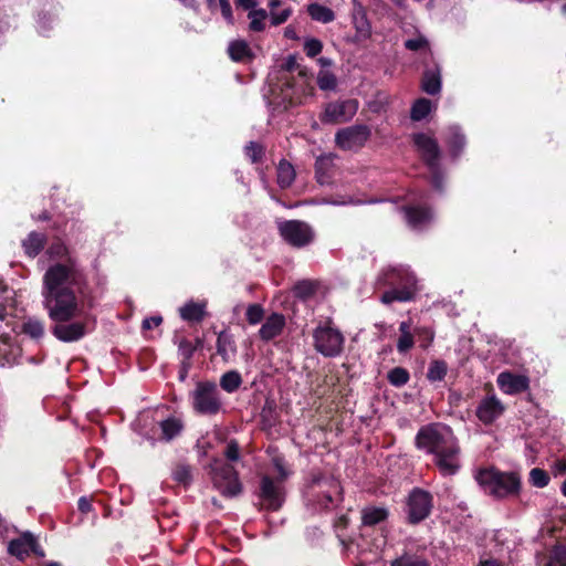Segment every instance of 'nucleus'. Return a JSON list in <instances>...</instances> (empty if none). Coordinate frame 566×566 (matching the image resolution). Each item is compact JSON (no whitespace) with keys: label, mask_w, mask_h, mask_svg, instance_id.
Wrapping results in <instances>:
<instances>
[{"label":"nucleus","mask_w":566,"mask_h":566,"mask_svg":"<svg viewBox=\"0 0 566 566\" xmlns=\"http://www.w3.org/2000/svg\"><path fill=\"white\" fill-rule=\"evenodd\" d=\"M238 6L242 7L247 10H255V2L254 0H238Z\"/></svg>","instance_id":"nucleus-54"},{"label":"nucleus","mask_w":566,"mask_h":566,"mask_svg":"<svg viewBox=\"0 0 566 566\" xmlns=\"http://www.w3.org/2000/svg\"><path fill=\"white\" fill-rule=\"evenodd\" d=\"M242 382L241 376L237 371H228L220 379V386L228 392L235 391Z\"/></svg>","instance_id":"nucleus-32"},{"label":"nucleus","mask_w":566,"mask_h":566,"mask_svg":"<svg viewBox=\"0 0 566 566\" xmlns=\"http://www.w3.org/2000/svg\"><path fill=\"white\" fill-rule=\"evenodd\" d=\"M274 471L265 474L261 480L260 497L262 505L268 510H279L283 503L284 494L282 482L289 475L281 458L273 459Z\"/></svg>","instance_id":"nucleus-4"},{"label":"nucleus","mask_w":566,"mask_h":566,"mask_svg":"<svg viewBox=\"0 0 566 566\" xmlns=\"http://www.w3.org/2000/svg\"><path fill=\"white\" fill-rule=\"evenodd\" d=\"M478 566H501L496 560L494 559H485L480 562Z\"/></svg>","instance_id":"nucleus-58"},{"label":"nucleus","mask_w":566,"mask_h":566,"mask_svg":"<svg viewBox=\"0 0 566 566\" xmlns=\"http://www.w3.org/2000/svg\"><path fill=\"white\" fill-rule=\"evenodd\" d=\"M182 428V422L177 418H168L161 421V439L170 441L181 432Z\"/></svg>","instance_id":"nucleus-26"},{"label":"nucleus","mask_w":566,"mask_h":566,"mask_svg":"<svg viewBox=\"0 0 566 566\" xmlns=\"http://www.w3.org/2000/svg\"><path fill=\"white\" fill-rule=\"evenodd\" d=\"M174 479L181 483L187 485L191 481V470L189 467L180 465L176 468L174 471Z\"/></svg>","instance_id":"nucleus-45"},{"label":"nucleus","mask_w":566,"mask_h":566,"mask_svg":"<svg viewBox=\"0 0 566 566\" xmlns=\"http://www.w3.org/2000/svg\"><path fill=\"white\" fill-rule=\"evenodd\" d=\"M432 109V104L427 98H419L415 102L411 108V118L413 120L423 119Z\"/></svg>","instance_id":"nucleus-31"},{"label":"nucleus","mask_w":566,"mask_h":566,"mask_svg":"<svg viewBox=\"0 0 566 566\" xmlns=\"http://www.w3.org/2000/svg\"><path fill=\"white\" fill-rule=\"evenodd\" d=\"M226 457L231 461H237L239 459V447L235 442L231 441L227 446Z\"/></svg>","instance_id":"nucleus-51"},{"label":"nucleus","mask_w":566,"mask_h":566,"mask_svg":"<svg viewBox=\"0 0 566 566\" xmlns=\"http://www.w3.org/2000/svg\"><path fill=\"white\" fill-rule=\"evenodd\" d=\"M83 276L74 261L66 258L48 268L42 280V304L55 323L52 334L61 342L81 339L87 333V317H83Z\"/></svg>","instance_id":"nucleus-1"},{"label":"nucleus","mask_w":566,"mask_h":566,"mask_svg":"<svg viewBox=\"0 0 566 566\" xmlns=\"http://www.w3.org/2000/svg\"><path fill=\"white\" fill-rule=\"evenodd\" d=\"M432 502L428 492L422 490H413L408 500V515L412 523H417L426 518L431 510Z\"/></svg>","instance_id":"nucleus-11"},{"label":"nucleus","mask_w":566,"mask_h":566,"mask_svg":"<svg viewBox=\"0 0 566 566\" xmlns=\"http://www.w3.org/2000/svg\"><path fill=\"white\" fill-rule=\"evenodd\" d=\"M206 303L203 302H188L179 308L182 319L188 322H200L205 316Z\"/></svg>","instance_id":"nucleus-20"},{"label":"nucleus","mask_w":566,"mask_h":566,"mask_svg":"<svg viewBox=\"0 0 566 566\" xmlns=\"http://www.w3.org/2000/svg\"><path fill=\"white\" fill-rule=\"evenodd\" d=\"M552 470H553V473L555 475H564V474H566V461L565 460H557V461H555Z\"/></svg>","instance_id":"nucleus-53"},{"label":"nucleus","mask_w":566,"mask_h":566,"mask_svg":"<svg viewBox=\"0 0 566 566\" xmlns=\"http://www.w3.org/2000/svg\"><path fill=\"white\" fill-rule=\"evenodd\" d=\"M209 7H213L216 4V0H207Z\"/></svg>","instance_id":"nucleus-61"},{"label":"nucleus","mask_w":566,"mask_h":566,"mask_svg":"<svg viewBox=\"0 0 566 566\" xmlns=\"http://www.w3.org/2000/svg\"><path fill=\"white\" fill-rule=\"evenodd\" d=\"M317 62L323 69L329 67L332 65V60L328 57H319Z\"/></svg>","instance_id":"nucleus-57"},{"label":"nucleus","mask_w":566,"mask_h":566,"mask_svg":"<svg viewBox=\"0 0 566 566\" xmlns=\"http://www.w3.org/2000/svg\"><path fill=\"white\" fill-rule=\"evenodd\" d=\"M9 553L20 559L27 557L30 553L43 556V552L39 549L36 539L30 533L21 535L9 544Z\"/></svg>","instance_id":"nucleus-15"},{"label":"nucleus","mask_w":566,"mask_h":566,"mask_svg":"<svg viewBox=\"0 0 566 566\" xmlns=\"http://www.w3.org/2000/svg\"><path fill=\"white\" fill-rule=\"evenodd\" d=\"M190 399L193 410L199 415H216L222 407L219 390L213 382L197 384Z\"/></svg>","instance_id":"nucleus-6"},{"label":"nucleus","mask_w":566,"mask_h":566,"mask_svg":"<svg viewBox=\"0 0 566 566\" xmlns=\"http://www.w3.org/2000/svg\"><path fill=\"white\" fill-rule=\"evenodd\" d=\"M369 135L370 132L367 126H352L336 134V143L343 149H353L363 146Z\"/></svg>","instance_id":"nucleus-12"},{"label":"nucleus","mask_w":566,"mask_h":566,"mask_svg":"<svg viewBox=\"0 0 566 566\" xmlns=\"http://www.w3.org/2000/svg\"><path fill=\"white\" fill-rule=\"evenodd\" d=\"M211 479L213 486L228 497L237 496L242 491L238 473L230 464L216 460L211 465Z\"/></svg>","instance_id":"nucleus-7"},{"label":"nucleus","mask_w":566,"mask_h":566,"mask_svg":"<svg viewBox=\"0 0 566 566\" xmlns=\"http://www.w3.org/2000/svg\"><path fill=\"white\" fill-rule=\"evenodd\" d=\"M422 90L430 95H436L441 91V75L439 70L426 71L421 82Z\"/></svg>","instance_id":"nucleus-23"},{"label":"nucleus","mask_w":566,"mask_h":566,"mask_svg":"<svg viewBox=\"0 0 566 566\" xmlns=\"http://www.w3.org/2000/svg\"><path fill=\"white\" fill-rule=\"evenodd\" d=\"M67 253H69L67 248L65 247L64 243H62L60 241L52 243L48 250V254L51 258L63 259V258L67 256Z\"/></svg>","instance_id":"nucleus-46"},{"label":"nucleus","mask_w":566,"mask_h":566,"mask_svg":"<svg viewBox=\"0 0 566 566\" xmlns=\"http://www.w3.org/2000/svg\"><path fill=\"white\" fill-rule=\"evenodd\" d=\"M284 36L287 39L296 40L297 35L295 29L291 25L286 27L284 30Z\"/></svg>","instance_id":"nucleus-56"},{"label":"nucleus","mask_w":566,"mask_h":566,"mask_svg":"<svg viewBox=\"0 0 566 566\" xmlns=\"http://www.w3.org/2000/svg\"><path fill=\"white\" fill-rule=\"evenodd\" d=\"M356 39L358 41L367 40L371 35V28L367 20L361 19L356 22Z\"/></svg>","instance_id":"nucleus-44"},{"label":"nucleus","mask_w":566,"mask_h":566,"mask_svg":"<svg viewBox=\"0 0 566 566\" xmlns=\"http://www.w3.org/2000/svg\"><path fill=\"white\" fill-rule=\"evenodd\" d=\"M405 46L410 51L429 50V42L423 35H417L413 39L407 40Z\"/></svg>","instance_id":"nucleus-42"},{"label":"nucleus","mask_w":566,"mask_h":566,"mask_svg":"<svg viewBox=\"0 0 566 566\" xmlns=\"http://www.w3.org/2000/svg\"><path fill=\"white\" fill-rule=\"evenodd\" d=\"M449 145H450L452 151L454 153V155H457L459 153V150L463 147L464 138L461 135L458 127L450 128Z\"/></svg>","instance_id":"nucleus-39"},{"label":"nucleus","mask_w":566,"mask_h":566,"mask_svg":"<svg viewBox=\"0 0 566 566\" xmlns=\"http://www.w3.org/2000/svg\"><path fill=\"white\" fill-rule=\"evenodd\" d=\"M337 84L336 76L327 71L322 70L317 74V85L323 91H333Z\"/></svg>","instance_id":"nucleus-34"},{"label":"nucleus","mask_w":566,"mask_h":566,"mask_svg":"<svg viewBox=\"0 0 566 566\" xmlns=\"http://www.w3.org/2000/svg\"><path fill=\"white\" fill-rule=\"evenodd\" d=\"M220 7H221V13L223 18L229 22L233 23V15L231 6L228 0H219Z\"/></svg>","instance_id":"nucleus-50"},{"label":"nucleus","mask_w":566,"mask_h":566,"mask_svg":"<svg viewBox=\"0 0 566 566\" xmlns=\"http://www.w3.org/2000/svg\"><path fill=\"white\" fill-rule=\"evenodd\" d=\"M504 410L501 401L494 396L489 397L480 403L476 415L484 423H490L502 415Z\"/></svg>","instance_id":"nucleus-16"},{"label":"nucleus","mask_w":566,"mask_h":566,"mask_svg":"<svg viewBox=\"0 0 566 566\" xmlns=\"http://www.w3.org/2000/svg\"><path fill=\"white\" fill-rule=\"evenodd\" d=\"M45 238L43 234L31 232L28 238L23 241V248L29 256H35L43 249Z\"/></svg>","instance_id":"nucleus-25"},{"label":"nucleus","mask_w":566,"mask_h":566,"mask_svg":"<svg viewBox=\"0 0 566 566\" xmlns=\"http://www.w3.org/2000/svg\"><path fill=\"white\" fill-rule=\"evenodd\" d=\"M279 231L285 242L296 248L312 243L315 238L312 227L300 220L279 222Z\"/></svg>","instance_id":"nucleus-8"},{"label":"nucleus","mask_w":566,"mask_h":566,"mask_svg":"<svg viewBox=\"0 0 566 566\" xmlns=\"http://www.w3.org/2000/svg\"><path fill=\"white\" fill-rule=\"evenodd\" d=\"M228 53L234 62H248L253 57V52L244 40L231 41L228 45Z\"/></svg>","instance_id":"nucleus-19"},{"label":"nucleus","mask_w":566,"mask_h":566,"mask_svg":"<svg viewBox=\"0 0 566 566\" xmlns=\"http://www.w3.org/2000/svg\"><path fill=\"white\" fill-rule=\"evenodd\" d=\"M21 355V348L7 334L0 335V364H14Z\"/></svg>","instance_id":"nucleus-18"},{"label":"nucleus","mask_w":566,"mask_h":566,"mask_svg":"<svg viewBox=\"0 0 566 566\" xmlns=\"http://www.w3.org/2000/svg\"><path fill=\"white\" fill-rule=\"evenodd\" d=\"M388 516V511L385 507L368 506L361 512V520L365 525H376L385 521Z\"/></svg>","instance_id":"nucleus-24"},{"label":"nucleus","mask_w":566,"mask_h":566,"mask_svg":"<svg viewBox=\"0 0 566 566\" xmlns=\"http://www.w3.org/2000/svg\"><path fill=\"white\" fill-rule=\"evenodd\" d=\"M546 566H566V548L562 546L555 547Z\"/></svg>","instance_id":"nucleus-37"},{"label":"nucleus","mask_w":566,"mask_h":566,"mask_svg":"<svg viewBox=\"0 0 566 566\" xmlns=\"http://www.w3.org/2000/svg\"><path fill=\"white\" fill-rule=\"evenodd\" d=\"M416 446L433 454V461L443 475H453L460 469V447L448 426L442 423L423 426L417 433Z\"/></svg>","instance_id":"nucleus-2"},{"label":"nucleus","mask_w":566,"mask_h":566,"mask_svg":"<svg viewBox=\"0 0 566 566\" xmlns=\"http://www.w3.org/2000/svg\"><path fill=\"white\" fill-rule=\"evenodd\" d=\"M475 479L488 494L496 499L516 495L521 489V479L513 472L482 469L476 473Z\"/></svg>","instance_id":"nucleus-3"},{"label":"nucleus","mask_w":566,"mask_h":566,"mask_svg":"<svg viewBox=\"0 0 566 566\" xmlns=\"http://www.w3.org/2000/svg\"><path fill=\"white\" fill-rule=\"evenodd\" d=\"M295 178L293 166L287 161H281L277 167V182L282 188L289 187Z\"/></svg>","instance_id":"nucleus-30"},{"label":"nucleus","mask_w":566,"mask_h":566,"mask_svg":"<svg viewBox=\"0 0 566 566\" xmlns=\"http://www.w3.org/2000/svg\"><path fill=\"white\" fill-rule=\"evenodd\" d=\"M268 13L264 9L250 10L248 13L249 30L252 32H261L265 29Z\"/></svg>","instance_id":"nucleus-29"},{"label":"nucleus","mask_w":566,"mask_h":566,"mask_svg":"<svg viewBox=\"0 0 566 566\" xmlns=\"http://www.w3.org/2000/svg\"><path fill=\"white\" fill-rule=\"evenodd\" d=\"M413 143L417 150L421 154L427 164L434 168L436 163L439 158V147L437 140L424 133L413 135Z\"/></svg>","instance_id":"nucleus-14"},{"label":"nucleus","mask_w":566,"mask_h":566,"mask_svg":"<svg viewBox=\"0 0 566 566\" xmlns=\"http://www.w3.org/2000/svg\"><path fill=\"white\" fill-rule=\"evenodd\" d=\"M264 311L259 304H250L247 308V319L251 325L260 323L263 318Z\"/></svg>","instance_id":"nucleus-40"},{"label":"nucleus","mask_w":566,"mask_h":566,"mask_svg":"<svg viewBox=\"0 0 566 566\" xmlns=\"http://www.w3.org/2000/svg\"><path fill=\"white\" fill-rule=\"evenodd\" d=\"M78 509L82 512H88L91 510V503L86 497H81L78 500Z\"/></svg>","instance_id":"nucleus-55"},{"label":"nucleus","mask_w":566,"mask_h":566,"mask_svg":"<svg viewBox=\"0 0 566 566\" xmlns=\"http://www.w3.org/2000/svg\"><path fill=\"white\" fill-rule=\"evenodd\" d=\"M48 566H59V564H56V563H51V564H49Z\"/></svg>","instance_id":"nucleus-64"},{"label":"nucleus","mask_w":566,"mask_h":566,"mask_svg":"<svg viewBox=\"0 0 566 566\" xmlns=\"http://www.w3.org/2000/svg\"><path fill=\"white\" fill-rule=\"evenodd\" d=\"M307 12L313 20L322 23H328L335 19V14L329 8L318 3L310 4Z\"/></svg>","instance_id":"nucleus-28"},{"label":"nucleus","mask_w":566,"mask_h":566,"mask_svg":"<svg viewBox=\"0 0 566 566\" xmlns=\"http://www.w3.org/2000/svg\"><path fill=\"white\" fill-rule=\"evenodd\" d=\"M262 154V149L259 145L254 144V143H250L247 147H245V155L253 161L255 163L260 156Z\"/></svg>","instance_id":"nucleus-48"},{"label":"nucleus","mask_w":566,"mask_h":566,"mask_svg":"<svg viewBox=\"0 0 566 566\" xmlns=\"http://www.w3.org/2000/svg\"><path fill=\"white\" fill-rule=\"evenodd\" d=\"M549 478L547 473L538 468L532 469L530 472V482L536 488H544L548 484Z\"/></svg>","instance_id":"nucleus-36"},{"label":"nucleus","mask_w":566,"mask_h":566,"mask_svg":"<svg viewBox=\"0 0 566 566\" xmlns=\"http://www.w3.org/2000/svg\"><path fill=\"white\" fill-rule=\"evenodd\" d=\"M303 287H306V289L308 287L310 289V284H305L304 283V284H301V285L297 286V289H300V290L303 289Z\"/></svg>","instance_id":"nucleus-62"},{"label":"nucleus","mask_w":566,"mask_h":566,"mask_svg":"<svg viewBox=\"0 0 566 566\" xmlns=\"http://www.w3.org/2000/svg\"><path fill=\"white\" fill-rule=\"evenodd\" d=\"M284 326L285 317L282 314L274 313L262 324L259 335L263 340H271L282 333Z\"/></svg>","instance_id":"nucleus-17"},{"label":"nucleus","mask_w":566,"mask_h":566,"mask_svg":"<svg viewBox=\"0 0 566 566\" xmlns=\"http://www.w3.org/2000/svg\"><path fill=\"white\" fill-rule=\"evenodd\" d=\"M563 493H564V495H566V481L563 484Z\"/></svg>","instance_id":"nucleus-63"},{"label":"nucleus","mask_w":566,"mask_h":566,"mask_svg":"<svg viewBox=\"0 0 566 566\" xmlns=\"http://www.w3.org/2000/svg\"><path fill=\"white\" fill-rule=\"evenodd\" d=\"M417 334L421 339V346L427 348L433 340L434 333L428 327H421L417 329Z\"/></svg>","instance_id":"nucleus-47"},{"label":"nucleus","mask_w":566,"mask_h":566,"mask_svg":"<svg viewBox=\"0 0 566 566\" xmlns=\"http://www.w3.org/2000/svg\"><path fill=\"white\" fill-rule=\"evenodd\" d=\"M280 6H281L280 0H270V2H269V7L271 10H277Z\"/></svg>","instance_id":"nucleus-59"},{"label":"nucleus","mask_w":566,"mask_h":566,"mask_svg":"<svg viewBox=\"0 0 566 566\" xmlns=\"http://www.w3.org/2000/svg\"><path fill=\"white\" fill-rule=\"evenodd\" d=\"M22 331L31 338L40 339L44 336L45 326L43 321L36 317H29L24 321Z\"/></svg>","instance_id":"nucleus-27"},{"label":"nucleus","mask_w":566,"mask_h":566,"mask_svg":"<svg viewBox=\"0 0 566 566\" xmlns=\"http://www.w3.org/2000/svg\"><path fill=\"white\" fill-rule=\"evenodd\" d=\"M388 380L394 386H403L409 380V373L401 367H396L388 373Z\"/></svg>","instance_id":"nucleus-35"},{"label":"nucleus","mask_w":566,"mask_h":566,"mask_svg":"<svg viewBox=\"0 0 566 566\" xmlns=\"http://www.w3.org/2000/svg\"><path fill=\"white\" fill-rule=\"evenodd\" d=\"M0 293L1 294H7V293H10V291L7 289V286H4L2 283H0ZM9 298L10 297H8V296H6V297L0 296V319H4L6 316L8 315V313H7V301Z\"/></svg>","instance_id":"nucleus-49"},{"label":"nucleus","mask_w":566,"mask_h":566,"mask_svg":"<svg viewBox=\"0 0 566 566\" xmlns=\"http://www.w3.org/2000/svg\"><path fill=\"white\" fill-rule=\"evenodd\" d=\"M345 337L332 321L321 322L313 331V345L325 357H336L344 348Z\"/></svg>","instance_id":"nucleus-5"},{"label":"nucleus","mask_w":566,"mask_h":566,"mask_svg":"<svg viewBox=\"0 0 566 566\" xmlns=\"http://www.w3.org/2000/svg\"><path fill=\"white\" fill-rule=\"evenodd\" d=\"M497 386L506 395H517L528 389L530 379L525 375L503 371L496 379Z\"/></svg>","instance_id":"nucleus-13"},{"label":"nucleus","mask_w":566,"mask_h":566,"mask_svg":"<svg viewBox=\"0 0 566 566\" xmlns=\"http://www.w3.org/2000/svg\"><path fill=\"white\" fill-rule=\"evenodd\" d=\"M432 219V214L418 207H410L406 209V220L412 228H421Z\"/></svg>","instance_id":"nucleus-21"},{"label":"nucleus","mask_w":566,"mask_h":566,"mask_svg":"<svg viewBox=\"0 0 566 566\" xmlns=\"http://www.w3.org/2000/svg\"><path fill=\"white\" fill-rule=\"evenodd\" d=\"M399 337L397 340V350L401 354L409 352L413 345V334L411 333V323L401 322L399 325Z\"/></svg>","instance_id":"nucleus-22"},{"label":"nucleus","mask_w":566,"mask_h":566,"mask_svg":"<svg viewBox=\"0 0 566 566\" xmlns=\"http://www.w3.org/2000/svg\"><path fill=\"white\" fill-rule=\"evenodd\" d=\"M323 50V43L314 38L306 39L304 42V51L307 56L314 57L318 55Z\"/></svg>","instance_id":"nucleus-43"},{"label":"nucleus","mask_w":566,"mask_h":566,"mask_svg":"<svg viewBox=\"0 0 566 566\" xmlns=\"http://www.w3.org/2000/svg\"><path fill=\"white\" fill-rule=\"evenodd\" d=\"M358 109L356 99L335 101L325 106L321 120L327 124H340L350 120Z\"/></svg>","instance_id":"nucleus-9"},{"label":"nucleus","mask_w":566,"mask_h":566,"mask_svg":"<svg viewBox=\"0 0 566 566\" xmlns=\"http://www.w3.org/2000/svg\"><path fill=\"white\" fill-rule=\"evenodd\" d=\"M292 14V9L286 7L277 10L270 11V19L273 25H280L284 23Z\"/></svg>","instance_id":"nucleus-41"},{"label":"nucleus","mask_w":566,"mask_h":566,"mask_svg":"<svg viewBox=\"0 0 566 566\" xmlns=\"http://www.w3.org/2000/svg\"><path fill=\"white\" fill-rule=\"evenodd\" d=\"M402 286L382 294L381 302L389 304L395 301L407 302L413 298L418 291L417 280L412 273L407 271L397 273Z\"/></svg>","instance_id":"nucleus-10"},{"label":"nucleus","mask_w":566,"mask_h":566,"mask_svg":"<svg viewBox=\"0 0 566 566\" xmlns=\"http://www.w3.org/2000/svg\"><path fill=\"white\" fill-rule=\"evenodd\" d=\"M295 64H296V59L294 56H289V59L286 61L287 69L289 70L293 69Z\"/></svg>","instance_id":"nucleus-60"},{"label":"nucleus","mask_w":566,"mask_h":566,"mask_svg":"<svg viewBox=\"0 0 566 566\" xmlns=\"http://www.w3.org/2000/svg\"><path fill=\"white\" fill-rule=\"evenodd\" d=\"M391 566H428V563L421 557L405 555L394 560Z\"/></svg>","instance_id":"nucleus-38"},{"label":"nucleus","mask_w":566,"mask_h":566,"mask_svg":"<svg viewBox=\"0 0 566 566\" xmlns=\"http://www.w3.org/2000/svg\"><path fill=\"white\" fill-rule=\"evenodd\" d=\"M447 364L442 360H433L428 369L427 377L430 381H440L447 374Z\"/></svg>","instance_id":"nucleus-33"},{"label":"nucleus","mask_w":566,"mask_h":566,"mask_svg":"<svg viewBox=\"0 0 566 566\" xmlns=\"http://www.w3.org/2000/svg\"><path fill=\"white\" fill-rule=\"evenodd\" d=\"M161 321H163V318L160 316H153V317L146 318L143 322V328L151 329L153 327H157L161 324Z\"/></svg>","instance_id":"nucleus-52"}]
</instances>
